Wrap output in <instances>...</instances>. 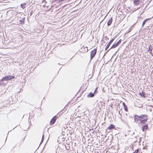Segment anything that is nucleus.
I'll use <instances>...</instances> for the list:
<instances>
[{
  "label": "nucleus",
  "instance_id": "9",
  "mask_svg": "<svg viewBox=\"0 0 153 153\" xmlns=\"http://www.w3.org/2000/svg\"><path fill=\"white\" fill-rule=\"evenodd\" d=\"M112 18H111L110 19H109L108 20V21L107 22V25L108 26H110L111 25V23L112 22Z\"/></svg>",
  "mask_w": 153,
  "mask_h": 153
},
{
  "label": "nucleus",
  "instance_id": "13",
  "mask_svg": "<svg viewBox=\"0 0 153 153\" xmlns=\"http://www.w3.org/2000/svg\"><path fill=\"white\" fill-rule=\"evenodd\" d=\"M123 105L124 107V109L125 111H128V107L127 105L125 104V103L124 102H123Z\"/></svg>",
  "mask_w": 153,
  "mask_h": 153
},
{
  "label": "nucleus",
  "instance_id": "32",
  "mask_svg": "<svg viewBox=\"0 0 153 153\" xmlns=\"http://www.w3.org/2000/svg\"><path fill=\"white\" fill-rule=\"evenodd\" d=\"M24 131H25L26 130L25 129H24Z\"/></svg>",
  "mask_w": 153,
  "mask_h": 153
},
{
  "label": "nucleus",
  "instance_id": "20",
  "mask_svg": "<svg viewBox=\"0 0 153 153\" xmlns=\"http://www.w3.org/2000/svg\"><path fill=\"white\" fill-rule=\"evenodd\" d=\"M104 38L105 39V40L106 41H107L108 40V38L107 36H105Z\"/></svg>",
  "mask_w": 153,
  "mask_h": 153
},
{
  "label": "nucleus",
  "instance_id": "14",
  "mask_svg": "<svg viewBox=\"0 0 153 153\" xmlns=\"http://www.w3.org/2000/svg\"><path fill=\"white\" fill-rule=\"evenodd\" d=\"M151 18H148V19H145V20H144L143 22V23H142V27H143L144 25L145 24L146 22H147L148 20H149L151 19Z\"/></svg>",
  "mask_w": 153,
  "mask_h": 153
},
{
  "label": "nucleus",
  "instance_id": "15",
  "mask_svg": "<svg viewBox=\"0 0 153 153\" xmlns=\"http://www.w3.org/2000/svg\"><path fill=\"white\" fill-rule=\"evenodd\" d=\"M140 0H134V4L136 5H138L139 4Z\"/></svg>",
  "mask_w": 153,
  "mask_h": 153
},
{
  "label": "nucleus",
  "instance_id": "16",
  "mask_svg": "<svg viewBox=\"0 0 153 153\" xmlns=\"http://www.w3.org/2000/svg\"><path fill=\"white\" fill-rule=\"evenodd\" d=\"M140 95L144 97H145V93L144 92H140L139 93Z\"/></svg>",
  "mask_w": 153,
  "mask_h": 153
},
{
  "label": "nucleus",
  "instance_id": "2",
  "mask_svg": "<svg viewBox=\"0 0 153 153\" xmlns=\"http://www.w3.org/2000/svg\"><path fill=\"white\" fill-rule=\"evenodd\" d=\"M14 78V76H6L3 77L0 80V81H3L4 80L7 81L12 79Z\"/></svg>",
  "mask_w": 153,
  "mask_h": 153
},
{
  "label": "nucleus",
  "instance_id": "29",
  "mask_svg": "<svg viewBox=\"0 0 153 153\" xmlns=\"http://www.w3.org/2000/svg\"><path fill=\"white\" fill-rule=\"evenodd\" d=\"M86 49H87V52L88 51V49H87V47H86Z\"/></svg>",
  "mask_w": 153,
  "mask_h": 153
},
{
  "label": "nucleus",
  "instance_id": "22",
  "mask_svg": "<svg viewBox=\"0 0 153 153\" xmlns=\"http://www.w3.org/2000/svg\"><path fill=\"white\" fill-rule=\"evenodd\" d=\"M65 0H59L58 1L60 2H63L64 1H65Z\"/></svg>",
  "mask_w": 153,
  "mask_h": 153
},
{
  "label": "nucleus",
  "instance_id": "10",
  "mask_svg": "<svg viewBox=\"0 0 153 153\" xmlns=\"http://www.w3.org/2000/svg\"><path fill=\"white\" fill-rule=\"evenodd\" d=\"M117 46H118V45L116 43H114V44H113L111 48L108 50V51H109L111 49L114 48Z\"/></svg>",
  "mask_w": 153,
  "mask_h": 153
},
{
  "label": "nucleus",
  "instance_id": "17",
  "mask_svg": "<svg viewBox=\"0 0 153 153\" xmlns=\"http://www.w3.org/2000/svg\"><path fill=\"white\" fill-rule=\"evenodd\" d=\"M26 4H22L21 5V8H22L23 9H24L25 8V5H26Z\"/></svg>",
  "mask_w": 153,
  "mask_h": 153
},
{
  "label": "nucleus",
  "instance_id": "4",
  "mask_svg": "<svg viewBox=\"0 0 153 153\" xmlns=\"http://www.w3.org/2000/svg\"><path fill=\"white\" fill-rule=\"evenodd\" d=\"M57 119V117L56 116H55L53 117L51 119L50 122V123L51 125H52L55 123L56 119Z\"/></svg>",
  "mask_w": 153,
  "mask_h": 153
},
{
  "label": "nucleus",
  "instance_id": "18",
  "mask_svg": "<svg viewBox=\"0 0 153 153\" xmlns=\"http://www.w3.org/2000/svg\"><path fill=\"white\" fill-rule=\"evenodd\" d=\"M152 46L150 45L149 47V48L147 51L148 52L152 51Z\"/></svg>",
  "mask_w": 153,
  "mask_h": 153
},
{
  "label": "nucleus",
  "instance_id": "21",
  "mask_svg": "<svg viewBox=\"0 0 153 153\" xmlns=\"http://www.w3.org/2000/svg\"><path fill=\"white\" fill-rule=\"evenodd\" d=\"M33 13V11L32 10L31 11V12L30 13V16H31L32 15Z\"/></svg>",
  "mask_w": 153,
  "mask_h": 153
},
{
  "label": "nucleus",
  "instance_id": "27",
  "mask_svg": "<svg viewBox=\"0 0 153 153\" xmlns=\"http://www.w3.org/2000/svg\"><path fill=\"white\" fill-rule=\"evenodd\" d=\"M42 138H43V139H44V134H43L42 135Z\"/></svg>",
  "mask_w": 153,
  "mask_h": 153
},
{
  "label": "nucleus",
  "instance_id": "12",
  "mask_svg": "<svg viewBox=\"0 0 153 153\" xmlns=\"http://www.w3.org/2000/svg\"><path fill=\"white\" fill-rule=\"evenodd\" d=\"M115 38H113L112 39H111L109 42V43L107 44V47H109L110 46V45H111V43L113 42V41L114 40Z\"/></svg>",
  "mask_w": 153,
  "mask_h": 153
},
{
  "label": "nucleus",
  "instance_id": "1",
  "mask_svg": "<svg viewBox=\"0 0 153 153\" xmlns=\"http://www.w3.org/2000/svg\"><path fill=\"white\" fill-rule=\"evenodd\" d=\"M148 116L146 114L140 115V123L143 124H145L147 121Z\"/></svg>",
  "mask_w": 153,
  "mask_h": 153
},
{
  "label": "nucleus",
  "instance_id": "11",
  "mask_svg": "<svg viewBox=\"0 0 153 153\" xmlns=\"http://www.w3.org/2000/svg\"><path fill=\"white\" fill-rule=\"evenodd\" d=\"M25 19V18L24 17V18H22V19L20 20L19 23L21 25H22L24 24Z\"/></svg>",
  "mask_w": 153,
  "mask_h": 153
},
{
  "label": "nucleus",
  "instance_id": "7",
  "mask_svg": "<svg viewBox=\"0 0 153 153\" xmlns=\"http://www.w3.org/2000/svg\"><path fill=\"white\" fill-rule=\"evenodd\" d=\"M115 128V126L113 124L110 125L107 128V130H111L113 129H114Z\"/></svg>",
  "mask_w": 153,
  "mask_h": 153
},
{
  "label": "nucleus",
  "instance_id": "26",
  "mask_svg": "<svg viewBox=\"0 0 153 153\" xmlns=\"http://www.w3.org/2000/svg\"><path fill=\"white\" fill-rule=\"evenodd\" d=\"M109 47H107V46L106 45V46L105 48V51H106L108 49V48Z\"/></svg>",
  "mask_w": 153,
  "mask_h": 153
},
{
  "label": "nucleus",
  "instance_id": "8",
  "mask_svg": "<svg viewBox=\"0 0 153 153\" xmlns=\"http://www.w3.org/2000/svg\"><path fill=\"white\" fill-rule=\"evenodd\" d=\"M94 96V93L91 92L87 95V97H93Z\"/></svg>",
  "mask_w": 153,
  "mask_h": 153
},
{
  "label": "nucleus",
  "instance_id": "24",
  "mask_svg": "<svg viewBox=\"0 0 153 153\" xmlns=\"http://www.w3.org/2000/svg\"><path fill=\"white\" fill-rule=\"evenodd\" d=\"M150 54L152 56H153V53H152V51H149V52Z\"/></svg>",
  "mask_w": 153,
  "mask_h": 153
},
{
  "label": "nucleus",
  "instance_id": "5",
  "mask_svg": "<svg viewBox=\"0 0 153 153\" xmlns=\"http://www.w3.org/2000/svg\"><path fill=\"white\" fill-rule=\"evenodd\" d=\"M140 116H138L137 115H135L134 117L135 122L137 123L138 122V121H140Z\"/></svg>",
  "mask_w": 153,
  "mask_h": 153
},
{
  "label": "nucleus",
  "instance_id": "6",
  "mask_svg": "<svg viewBox=\"0 0 153 153\" xmlns=\"http://www.w3.org/2000/svg\"><path fill=\"white\" fill-rule=\"evenodd\" d=\"M148 128V124H146L144 126L142 127V130L143 131H144L145 130H147Z\"/></svg>",
  "mask_w": 153,
  "mask_h": 153
},
{
  "label": "nucleus",
  "instance_id": "19",
  "mask_svg": "<svg viewBox=\"0 0 153 153\" xmlns=\"http://www.w3.org/2000/svg\"><path fill=\"white\" fill-rule=\"evenodd\" d=\"M122 40L121 39H120L116 43L118 46L120 44Z\"/></svg>",
  "mask_w": 153,
  "mask_h": 153
},
{
  "label": "nucleus",
  "instance_id": "28",
  "mask_svg": "<svg viewBox=\"0 0 153 153\" xmlns=\"http://www.w3.org/2000/svg\"><path fill=\"white\" fill-rule=\"evenodd\" d=\"M147 27L148 28V29H150V28H149V27Z\"/></svg>",
  "mask_w": 153,
  "mask_h": 153
},
{
  "label": "nucleus",
  "instance_id": "31",
  "mask_svg": "<svg viewBox=\"0 0 153 153\" xmlns=\"http://www.w3.org/2000/svg\"><path fill=\"white\" fill-rule=\"evenodd\" d=\"M63 146H65V148H66V146H65V145H63Z\"/></svg>",
  "mask_w": 153,
  "mask_h": 153
},
{
  "label": "nucleus",
  "instance_id": "30",
  "mask_svg": "<svg viewBox=\"0 0 153 153\" xmlns=\"http://www.w3.org/2000/svg\"><path fill=\"white\" fill-rule=\"evenodd\" d=\"M97 89H96L95 90V91H94V93H95V92H96V91Z\"/></svg>",
  "mask_w": 153,
  "mask_h": 153
},
{
  "label": "nucleus",
  "instance_id": "23",
  "mask_svg": "<svg viewBox=\"0 0 153 153\" xmlns=\"http://www.w3.org/2000/svg\"><path fill=\"white\" fill-rule=\"evenodd\" d=\"M44 139H43V138H42V140H41V143H40V144H41V143H42L43 142V140H44Z\"/></svg>",
  "mask_w": 153,
  "mask_h": 153
},
{
  "label": "nucleus",
  "instance_id": "25",
  "mask_svg": "<svg viewBox=\"0 0 153 153\" xmlns=\"http://www.w3.org/2000/svg\"><path fill=\"white\" fill-rule=\"evenodd\" d=\"M138 152V149L137 150H136L133 153H137Z\"/></svg>",
  "mask_w": 153,
  "mask_h": 153
},
{
  "label": "nucleus",
  "instance_id": "3",
  "mask_svg": "<svg viewBox=\"0 0 153 153\" xmlns=\"http://www.w3.org/2000/svg\"><path fill=\"white\" fill-rule=\"evenodd\" d=\"M97 52V49H94L91 52V59H92L95 56Z\"/></svg>",
  "mask_w": 153,
  "mask_h": 153
}]
</instances>
